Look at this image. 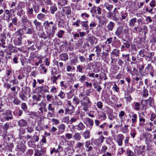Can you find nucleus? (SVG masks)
I'll use <instances>...</instances> for the list:
<instances>
[{
	"instance_id": "13d9d810",
	"label": "nucleus",
	"mask_w": 156,
	"mask_h": 156,
	"mask_svg": "<svg viewBox=\"0 0 156 156\" xmlns=\"http://www.w3.org/2000/svg\"><path fill=\"white\" fill-rule=\"evenodd\" d=\"M78 119V118L77 117H72L70 120L71 123H73L76 122Z\"/></svg>"
},
{
	"instance_id": "a18cd8bd",
	"label": "nucleus",
	"mask_w": 156,
	"mask_h": 156,
	"mask_svg": "<svg viewBox=\"0 0 156 156\" xmlns=\"http://www.w3.org/2000/svg\"><path fill=\"white\" fill-rule=\"evenodd\" d=\"M57 9V7L55 6H52L50 7L51 12L52 14H54L55 11Z\"/></svg>"
},
{
	"instance_id": "2eb2a0df",
	"label": "nucleus",
	"mask_w": 156,
	"mask_h": 156,
	"mask_svg": "<svg viewBox=\"0 0 156 156\" xmlns=\"http://www.w3.org/2000/svg\"><path fill=\"white\" fill-rule=\"evenodd\" d=\"M104 137L102 136L98 139L94 141V144L97 146L99 145L100 144L103 142Z\"/></svg>"
},
{
	"instance_id": "6e6d98bb",
	"label": "nucleus",
	"mask_w": 156,
	"mask_h": 156,
	"mask_svg": "<svg viewBox=\"0 0 156 156\" xmlns=\"http://www.w3.org/2000/svg\"><path fill=\"white\" fill-rule=\"evenodd\" d=\"M9 127V123L6 122L5 123L3 127V128L5 129V132L6 133L7 132V130L8 129Z\"/></svg>"
},
{
	"instance_id": "0eeeda50",
	"label": "nucleus",
	"mask_w": 156,
	"mask_h": 156,
	"mask_svg": "<svg viewBox=\"0 0 156 156\" xmlns=\"http://www.w3.org/2000/svg\"><path fill=\"white\" fill-rule=\"evenodd\" d=\"M124 138V136L122 134H118L117 137L116 142L119 146H122V141Z\"/></svg>"
},
{
	"instance_id": "6ab92c4d",
	"label": "nucleus",
	"mask_w": 156,
	"mask_h": 156,
	"mask_svg": "<svg viewBox=\"0 0 156 156\" xmlns=\"http://www.w3.org/2000/svg\"><path fill=\"white\" fill-rule=\"evenodd\" d=\"M42 96L40 94H36L32 96V98L34 101H38L41 100Z\"/></svg>"
},
{
	"instance_id": "ddd939ff",
	"label": "nucleus",
	"mask_w": 156,
	"mask_h": 156,
	"mask_svg": "<svg viewBox=\"0 0 156 156\" xmlns=\"http://www.w3.org/2000/svg\"><path fill=\"white\" fill-rule=\"evenodd\" d=\"M75 129L78 130H83L85 127V125L81 122H80L78 125H76L75 126Z\"/></svg>"
},
{
	"instance_id": "79ce46f5",
	"label": "nucleus",
	"mask_w": 156,
	"mask_h": 156,
	"mask_svg": "<svg viewBox=\"0 0 156 156\" xmlns=\"http://www.w3.org/2000/svg\"><path fill=\"white\" fill-rule=\"evenodd\" d=\"M8 27L9 30L12 31L16 30V28L13 26V23H10L8 25Z\"/></svg>"
},
{
	"instance_id": "412c9836",
	"label": "nucleus",
	"mask_w": 156,
	"mask_h": 156,
	"mask_svg": "<svg viewBox=\"0 0 156 156\" xmlns=\"http://www.w3.org/2000/svg\"><path fill=\"white\" fill-rule=\"evenodd\" d=\"M83 135L85 139H89L90 136V131L86 130L83 133Z\"/></svg>"
},
{
	"instance_id": "b1692460",
	"label": "nucleus",
	"mask_w": 156,
	"mask_h": 156,
	"mask_svg": "<svg viewBox=\"0 0 156 156\" xmlns=\"http://www.w3.org/2000/svg\"><path fill=\"white\" fill-rule=\"evenodd\" d=\"M47 112V109H46V107H40L39 109L38 113L41 115H43L44 112Z\"/></svg>"
},
{
	"instance_id": "4468645a",
	"label": "nucleus",
	"mask_w": 156,
	"mask_h": 156,
	"mask_svg": "<svg viewBox=\"0 0 156 156\" xmlns=\"http://www.w3.org/2000/svg\"><path fill=\"white\" fill-rule=\"evenodd\" d=\"M18 123L20 126L24 127L27 126V122L24 119H21L18 121Z\"/></svg>"
},
{
	"instance_id": "f704fd0d",
	"label": "nucleus",
	"mask_w": 156,
	"mask_h": 156,
	"mask_svg": "<svg viewBox=\"0 0 156 156\" xmlns=\"http://www.w3.org/2000/svg\"><path fill=\"white\" fill-rule=\"evenodd\" d=\"M122 19H125L128 16L127 13L125 11H122L120 13Z\"/></svg>"
},
{
	"instance_id": "a19ab883",
	"label": "nucleus",
	"mask_w": 156,
	"mask_h": 156,
	"mask_svg": "<svg viewBox=\"0 0 156 156\" xmlns=\"http://www.w3.org/2000/svg\"><path fill=\"white\" fill-rule=\"evenodd\" d=\"M96 48L95 51L96 52V54L98 56L101 51V48H100L99 46H97L95 47Z\"/></svg>"
},
{
	"instance_id": "e433bc0d",
	"label": "nucleus",
	"mask_w": 156,
	"mask_h": 156,
	"mask_svg": "<svg viewBox=\"0 0 156 156\" xmlns=\"http://www.w3.org/2000/svg\"><path fill=\"white\" fill-rule=\"evenodd\" d=\"M21 106L22 109L24 112H27L28 109L27 106L26 104L25 103H23L21 105Z\"/></svg>"
},
{
	"instance_id": "f8f14e48",
	"label": "nucleus",
	"mask_w": 156,
	"mask_h": 156,
	"mask_svg": "<svg viewBox=\"0 0 156 156\" xmlns=\"http://www.w3.org/2000/svg\"><path fill=\"white\" fill-rule=\"evenodd\" d=\"M85 120L87 124V126L90 128V129H91L93 125V120L89 118H86Z\"/></svg>"
},
{
	"instance_id": "cd10ccee",
	"label": "nucleus",
	"mask_w": 156,
	"mask_h": 156,
	"mask_svg": "<svg viewBox=\"0 0 156 156\" xmlns=\"http://www.w3.org/2000/svg\"><path fill=\"white\" fill-rule=\"evenodd\" d=\"M131 115L132 117L131 119L132 122L133 124H134V123L136 122V119L137 118V115L133 113H131Z\"/></svg>"
},
{
	"instance_id": "09e8293b",
	"label": "nucleus",
	"mask_w": 156,
	"mask_h": 156,
	"mask_svg": "<svg viewBox=\"0 0 156 156\" xmlns=\"http://www.w3.org/2000/svg\"><path fill=\"white\" fill-rule=\"evenodd\" d=\"M88 21H82V26L85 28V30H87L88 29V26L87 25V23Z\"/></svg>"
},
{
	"instance_id": "9d476101",
	"label": "nucleus",
	"mask_w": 156,
	"mask_h": 156,
	"mask_svg": "<svg viewBox=\"0 0 156 156\" xmlns=\"http://www.w3.org/2000/svg\"><path fill=\"white\" fill-rule=\"evenodd\" d=\"M147 104L149 105L150 106L153 107L154 106V100L153 98L150 97L148 99L145 100Z\"/></svg>"
},
{
	"instance_id": "3c124183",
	"label": "nucleus",
	"mask_w": 156,
	"mask_h": 156,
	"mask_svg": "<svg viewBox=\"0 0 156 156\" xmlns=\"http://www.w3.org/2000/svg\"><path fill=\"white\" fill-rule=\"evenodd\" d=\"M64 34V31L62 30L59 31L57 33V36L59 38H61Z\"/></svg>"
},
{
	"instance_id": "de8ad7c7",
	"label": "nucleus",
	"mask_w": 156,
	"mask_h": 156,
	"mask_svg": "<svg viewBox=\"0 0 156 156\" xmlns=\"http://www.w3.org/2000/svg\"><path fill=\"white\" fill-rule=\"evenodd\" d=\"M18 148L22 153L24 152L26 149L25 146L23 145L20 147L18 146Z\"/></svg>"
},
{
	"instance_id": "e2e57ef3",
	"label": "nucleus",
	"mask_w": 156,
	"mask_h": 156,
	"mask_svg": "<svg viewBox=\"0 0 156 156\" xmlns=\"http://www.w3.org/2000/svg\"><path fill=\"white\" fill-rule=\"evenodd\" d=\"M126 154L128 156H133L134 153L130 150H127L126 151Z\"/></svg>"
},
{
	"instance_id": "680f3d73",
	"label": "nucleus",
	"mask_w": 156,
	"mask_h": 156,
	"mask_svg": "<svg viewBox=\"0 0 156 156\" xmlns=\"http://www.w3.org/2000/svg\"><path fill=\"white\" fill-rule=\"evenodd\" d=\"M14 42L16 45H20L21 44V40H14Z\"/></svg>"
},
{
	"instance_id": "bb28decb",
	"label": "nucleus",
	"mask_w": 156,
	"mask_h": 156,
	"mask_svg": "<svg viewBox=\"0 0 156 156\" xmlns=\"http://www.w3.org/2000/svg\"><path fill=\"white\" fill-rule=\"evenodd\" d=\"M87 77L85 75L79 76V81L81 83H83L85 82Z\"/></svg>"
},
{
	"instance_id": "bf43d9fd",
	"label": "nucleus",
	"mask_w": 156,
	"mask_h": 156,
	"mask_svg": "<svg viewBox=\"0 0 156 156\" xmlns=\"http://www.w3.org/2000/svg\"><path fill=\"white\" fill-rule=\"evenodd\" d=\"M58 152V150L56 149L55 147L51 148V147L50 148V154H52L53 153L55 152V153H57Z\"/></svg>"
},
{
	"instance_id": "338daca9",
	"label": "nucleus",
	"mask_w": 156,
	"mask_h": 156,
	"mask_svg": "<svg viewBox=\"0 0 156 156\" xmlns=\"http://www.w3.org/2000/svg\"><path fill=\"white\" fill-rule=\"evenodd\" d=\"M99 117L100 118L104 120H105L107 118L106 115L104 113H103L102 115H100Z\"/></svg>"
},
{
	"instance_id": "6e6552de",
	"label": "nucleus",
	"mask_w": 156,
	"mask_h": 156,
	"mask_svg": "<svg viewBox=\"0 0 156 156\" xmlns=\"http://www.w3.org/2000/svg\"><path fill=\"white\" fill-rule=\"evenodd\" d=\"M92 145V144L90 143V141H87L85 142V147L87 152H89L92 150L93 147Z\"/></svg>"
},
{
	"instance_id": "7c9ffc66",
	"label": "nucleus",
	"mask_w": 156,
	"mask_h": 156,
	"mask_svg": "<svg viewBox=\"0 0 156 156\" xmlns=\"http://www.w3.org/2000/svg\"><path fill=\"white\" fill-rule=\"evenodd\" d=\"M48 108L49 112H55L54 106L51 104L48 105Z\"/></svg>"
},
{
	"instance_id": "393cba45",
	"label": "nucleus",
	"mask_w": 156,
	"mask_h": 156,
	"mask_svg": "<svg viewBox=\"0 0 156 156\" xmlns=\"http://www.w3.org/2000/svg\"><path fill=\"white\" fill-rule=\"evenodd\" d=\"M68 2V0H58V4L62 6L67 5Z\"/></svg>"
},
{
	"instance_id": "c03bdc74",
	"label": "nucleus",
	"mask_w": 156,
	"mask_h": 156,
	"mask_svg": "<svg viewBox=\"0 0 156 156\" xmlns=\"http://www.w3.org/2000/svg\"><path fill=\"white\" fill-rule=\"evenodd\" d=\"M75 69V68L73 66H67V71L68 72L74 71Z\"/></svg>"
},
{
	"instance_id": "dca6fc26",
	"label": "nucleus",
	"mask_w": 156,
	"mask_h": 156,
	"mask_svg": "<svg viewBox=\"0 0 156 156\" xmlns=\"http://www.w3.org/2000/svg\"><path fill=\"white\" fill-rule=\"evenodd\" d=\"M59 59L63 61H66L68 59V57L66 53H62L60 54L59 56Z\"/></svg>"
},
{
	"instance_id": "1a4fd4ad",
	"label": "nucleus",
	"mask_w": 156,
	"mask_h": 156,
	"mask_svg": "<svg viewBox=\"0 0 156 156\" xmlns=\"http://www.w3.org/2000/svg\"><path fill=\"white\" fill-rule=\"evenodd\" d=\"M57 127L59 130V131L57 134L59 135V134L62 133L65 131L66 126L64 124H61L58 126Z\"/></svg>"
},
{
	"instance_id": "8fccbe9b",
	"label": "nucleus",
	"mask_w": 156,
	"mask_h": 156,
	"mask_svg": "<svg viewBox=\"0 0 156 156\" xmlns=\"http://www.w3.org/2000/svg\"><path fill=\"white\" fill-rule=\"evenodd\" d=\"M21 30V29H19L17 30V31L15 33V35L19 36L18 39H20L22 36V34L20 32Z\"/></svg>"
},
{
	"instance_id": "473e14b6",
	"label": "nucleus",
	"mask_w": 156,
	"mask_h": 156,
	"mask_svg": "<svg viewBox=\"0 0 156 156\" xmlns=\"http://www.w3.org/2000/svg\"><path fill=\"white\" fill-rule=\"evenodd\" d=\"M136 18H134L130 20L129 21V25L130 26L134 27L135 23L136 22Z\"/></svg>"
},
{
	"instance_id": "f257e3e1",
	"label": "nucleus",
	"mask_w": 156,
	"mask_h": 156,
	"mask_svg": "<svg viewBox=\"0 0 156 156\" xmlns=\"http://www.w3.org/2000/svg\"><path fill=\"white\" fill-rule=\"evenodd\" d=\"M73 102L76 106L81 102V104L83 108L82 110L85 112L89 111L92 105L89 98L86 96L83 98V101H80L78 97L74 96L73 99Z\"/></svg>"
},
{
	"instance_id": "ea45409f",
	"label": "nucleus",
	"mask_w": 156,
	"mask_h": 156,
	"mask_svg": "<svg viewBox=\"0 0 156 156\" xmlns=\"http://www.w3.org/2000/svg\"><path fill=\"white\" fill-rule=\"evenodd\" d=\"M19 97L22 101H25L27 100V98L24 93L20 94H19Z\"/></svg>"
},
{
	"instance_id": "a211bd4d",
	"label": "nucleus",
	"mask_w": 156,
	"mask_h": 156,
	"mask_svg": "<svg viewBox=\"0 0 156 156\" xmlns=\"http://www.w3.org/2000/svg\"><path fill=\"white\" fill-rule=\"evenodd\" d=\"M119 50L116 49H114L111 52V54L112 56H118L119 55Z\"/></svg>"
},
{
	"instance_id": "c9c22d12",
	"label": "nucleus",
	"mask_w": 156,
	"mask_h": 156,
	"mask_svg": "<svg viewBox=\"0 0 156 156\" xmlns=\"http://www.w3.org/2000/svg\"><path fill=\"white\" fill-rule=\"evenodd\" d=\"M45 17V15L44 14H43L42 13H40L38 14L37 16V18L41 20H43Z\"/></svg>"
},
{
	"instance_id": "58836bf2",
	"label": "nucleus",
	"mask_w": 156,
	"mask_h": 156,
	"mask_svg": "<svg viewBox=\"0 0 156 156\" xmlns=\"http://www.w3.org/2000/svg\"><path fill=\"white\" fill-rule=\"evenodd\" d=\"M82 24V21H80L79 20H77V21L76 22H74L73 24V26H76L77 27H79L80 26V24Z\"/></svg>"
},
{
	"instance_id": "72a5a7b5",
	"label": "nucleus",
	"mask_w": 156,
	"mask_h": 156,
	"mask_svg": "<svg viewBox=\"0 0 156 156\" xmlns=\"http://www.w3.org/2000/svg\"><path fill=\"white\" fill-rule=\"evenodd\" d=\"M139 125L143 126L144 125V122H145V119L142 117H139Z\"/></svg>"
},
{
	"instance_id": "49530a36",
	"label": "nucleus",
	"mask_w": 156,
	"mask_h": 156,
	"mask_svg": "<svg viewBox=\"0 0 156 156\" xmlns=\"http://www.w3.org/2000/svg\"><path fill=\"white\" fill-rule=\"evenodd\" d=\"M33 7V8L34 11L36 13H38L40 11V8L39 6L38 5H34Z\"/></svg>"
},
{
	"instance_id": "7ed1b4c3",
	"label": "nucleus",
	"mask_w": 156,
	"mask_h": 156,
	"mask_svg": "<svg viewBox=\"0 0 156 156\" xmlns=\"http://www.w3.org/2000/svg\"><path fill=\"white\" fill-rule=\"evenodd\" d=\"M123 25H119L116 29L115 32V35L118 37H119L121 34L122 33V31L125 34H127L128 32V29L127 27H125V28L123 30Z\"/></svg>"
},
{
	"instance_id": "aec40b11",
	"label": "nucleus",
	"mask_w": 156,
	"mask_h": 156,
	"mask_svg": "<svg viewBox=\"0 0 156 156\" xmlns=\"http://www.w3.org/2000/svg\"><path fill=\"white\" fill-rule=\"evenodd\" d=\"M115 26V24L114 22L110 21L107 25V28L108 30L112 31Z\"/></svg>"
},
{
	"instance_id": "5fc2aeb1",
	"label": "nucleus",
	"mask_w": 156,
	"mask_h": 156,
	"mask_svg": "<svg viewBox=\"0 0 156 156\" xmlns=\"http://www.w3.org/2000/svg\"><path fill=\"white\" fill-rule=\"evenodd\" d=\"M140 105L139 102H136L134 107V108L136 110H138L140 108Z\"/></svg>"
},
{
	"instance_id": "2f4dec72",
	"label": "nucleus",
	"mask_w": 156,
	"mask_h": 156,
	"mask_svg": "<svg viewBox=\"0 0 156 156\" xmlns=\"http://www.w3.org/2000/svg\"><path fill=\"white\" fill-rule=\"evenodd\" d=\"M13 101V103L16 105H19L21 103L20 100L18 98L15 97Z\"/></svg>"
},
{
	"instance_id": "9b49d317",
	"label": "nucleus",
	"mask_w": 156,
	"mask_h": 156,
	"mask_svg": "<svg viewBox=\"0 0 156 156\" xmlns=\"http://www.w3.org/2000/svg\"><path fill=\"white\" fill-rule=\"evenodd\" d=\"M38 89L40 92L44 93L48 92L49 88L48 87L44 85L39 87Z\"/></svg>"
},
{
	"instance_id": "a878e982",
	"label": "nucleus",
	"mask_w": 156,
	"mask_h": 156,
	"mask_svg": "<svg viewBox=\"0 0 156 156\" xmlns=\"http://www.w3.org/2000/svg\"><path fill=\"white\" fill-rule=\"evenodd\" d=\"M34 24L35 25L36 29L38 30V29L40 28L41 26V23L40 22H38L37 20H35L33 21Z\"/></svg>"
},
{
	"instance_id": "5701e85b",
	"label": "nucleus",
	"mask_w": 156,
	"mask_h": 156,
	"mask_svg": "<svg viewBox=\"0 0 156 156\" xmlns=\"http://www.w3.org/2000/svg\"><path fill=\"white\" fill-rule=\"evenodd\" d=\"M144 146H140L139 147V148L137 150V154L138 155L144 152V150L145 149Z\"/></svg>"
},
{
	"instance_id": "69168bd1",
	"label": "nucleus",
	"mask_w": 156,
	"mask_h": 156,
	"mask_svg": "<svg viewBox=\"0 0 156 156\" xmlns=\"http://www.w3.org/2000/svg\"><path fill=\"white\" fill-rule=\"evenodd\" d=\"M97 107L99 109H101L103 107L102 103L100 101H98L97 103Z\"/></svg>"
},
{
	"instance_id": "0e129e2a",
	"label": "nucleus",
	"mask_w": 156,
	"mask_h": 156,
	"mask_svg": "<svg viewBox=\"0 0 156 156\" xmlns=\"http://www.w3.org/2000/svg\"><path fill=\"white\" fill-rule=\"evenodd\" d=\"M58 96L61 99H64L65 97V94L64 92L61 91L60 93L58 95Z\"/></svg>"
},
{
	"instance_id": "864d4df0",
	"label": "nucleus",
	"mask_w": 156,
	"mask_h": 156,
	"mask_svg": "<svg viewBox=\"0 0 156 156\" xmlns=\"http://www.w3.org/2000/svg\"><path fill=\"white\" fill-rule=\"evenodd\" d=\"M67 104L69 107L71 108V111L73 110H74L75 107L74 106L72 105L70 101H67Z\"/></svg>"
},
{
	"instance_id": "37998d69",
	"label": "nucleus",
	"mask_w": 156,
	"mask_h": 156,
	"mask_svg": "<svg viewBox=\"0 0 156 156\" xmlns=\"http://www.w3.org/2000/svg\"><path fill=\"white\" fill-rule=\"evenodd\" d=\"M65 142L67 143V145L71 147H73L75 144V141L73 140H69L68 142L67 140H65Z\"/></svg>"
},
{
	"instance_id": "774afa93",
	"label": "nucleus",
	"mask_w": 156,
	"mask_h": 156,
	"mask_svg": "<svg viewBox=\"0 0 156 156\" xmlns=\"http://www.w3.org/2000/svg\"><path fill=\"white\" fill-rule=\"evenodd\" d=\"M52 121L53 123L55 124L56 125H58L60 123L59 120L56 119H52Z\"/></svg>"
},
{
	"instance_id": "4d7b16f0",
	"label": "nucleus",
	"mask_w": 156,
	"mask_h": 156,
	"mask_svg": "<svg viewBox=\"0 0 156 156\" xmlns=\"http://www.w3.org/2000/svg\"><path fill=\"white\" fill-rule=\"evenodd\" d=\"M97 8V7L94 6L93 7L91 8V9L90 10V12L92 13H96L97 12L96 9Z\"/></svg>"
},
{
	"instance_id": "f3484780",
	"label": "nucleus",
	"mask_w": 156,
	"mask_h": 156,
	"mask_svg": "<svg viewBox=\"0 0 156 156\" xmlns=\"http://www.w3.org/2000/svg\"><path fill=\"white\" fill-rule=\"evenodd\" d=\"M45 153V151L43 149L37 150L34 154V156H41L44 155Z\"/></svg>"
},
{
	"instance_id": "423d86ee",
	"label": "nucleus",
	"mask_w": 156,
	"mask_h": 156,
	"mask_svg": "<svg viewBox=\"0 0 156 156\" xmlns=\"http://www.w3.org/2000/svg\"><path fill=\"white\" fill-rule=\"evenodd\" d=\"M62 11L63 15L62 14V16H64V15H68L71 13V8L69 6H65L62 8Z\"/></svg>"
},
{
	"instance_id": "20e7f679",
	"label": "nucleus",
	"mask_w": 156,
	"mask_h": 156,
	"mask_svg": "<svg viewBox=\"0 0 156 156\" xmlns=\"http://www.w3.org/2000/svg\"><path fill=\"white\" fill-rule=\"evenodd\" d=\"M145 73L146 74L150 73L152 77H153L154 71L153 69V67L151 64H148L147 66L145 68Z\"/></svg>"
},
{
	"instance_id": "603ef678",
	"label": "nucleus",
	"mask_w": 156,
	"mask_h": 156,
	"mask_svg": "<svg viewBox=\"0 0 156 156\" xmlns=\"http://www.w3.org/2000/svg\"><path fill=\"white\" fill-rule=\"evenodd\" d=\"M146 51V50L144 49H142L140 50L139 51V54L141 57H144L145 56L144 53Z\"/></svg>"
},
{
	"instance_id": "c85d7f7f",
	"label": "nucleus",
	"mask_w": 156,
	"mask_h": 156,
	"mask_svg": "<svg viewBox=\"0 0 156 156\" xmlns=\"http://www.w3.org/2000/svg\"><path fill=\"white\" fill-rule=\"evenodd\" d=\"M104 6L109 12L112 10L113 7V5H109L108 3H105L104 4Z\"/></svg>"
},
{
	"instance_id": "39448f33",
	"label": "nucleus",
	"mask_w": 156,
	"mask_h": 156,
	"mask_svg": "<svg viewBox=\"0 0 156 156\" xmlns=\"http://www.w3.org/2000/svg\"><path fill=\"white\" fill-rule=\"evenodd\" d=\"M2 46L3 48H5L7 46H8L9 48H14L13 50H15V48L12 47L11 45H10V42L12 40H0Z\"/></svg>"
},
{
	"instance_id": "c756f323",
	"label": "nucleus",
	"mask_w": 156,
	"mask_h": 156,
	"mask_svg": "<svg viewBox=\"0 0 156 156\" xmlns=\"http://www.w3.org/2000/svg\"><path fill=\"white\" fill-rule=\"evenodd\" d=\"M62 122L63 123L68 124L69 123V116H64L61 119Z\"/></svg>"
},
{
	"instance_id": "052dcab7",
	"label": "nucleus",
	"mask_w": 156,
	"mask_h": 156,
	"mask_svg": "<svg viewBox=\"0 0 156 156\" xmlns=\"http://www.w3.org/2000/svg\"><path fill=\"white\" fill-rule=\"evenodd\" d=\"M34 30L33 28H29L27 29V30L26 32V34H31L34 32Z\"/></svg>"
},
{
	"instance_id": "4be33fe9",
	"label": "nucleus",
	"mask_w": 156,
	"mask_h": 156,
	"mask_svg": "<svg viewBox=\"0 0 156 156\" xmlns=\"http://www.w3.org/2000/svg\"><path fill=\"white\" fill-rule=\"evenodd\" d=\"M73 138L75 140H80L81 138L80 134L78 132L75 133L73 136Z\"/></svg>"
},
{
	"instance_id": "4c0bfd02",
	"label": "nucleus",
	"mask_w": 156,
	"mask_h": 156,
	"mask_svg": "<svg viewBox=\"0 0 156 156\" xmlns=\"http://www.w3.org/2000/svg\"><path fill=\"white\" fill-rule=\"evenodd\" d=\"M76 147L77 148L81 149L83 148V143L80 142H77L76 144Z\"/></svg>"
},
{
	"instance_id": "f03ea898",
	"label": "nucleus",
	"mask_w": 156,
	"mask_h": 156,
	"mask_svg": "<svg viewBox=\"0 0 156 156\" xmlns=\"http://www.w3.org/2000/svg\"><path fill=\"white\" fill-rule=\"evenodd\" d=\"M44 25H45L44 28L48 38H52L54 36L55 30L57 29L56 25L54 24L52 21L49 23L47 21L44 23Z\"/></svg>"
}]
</instances>
